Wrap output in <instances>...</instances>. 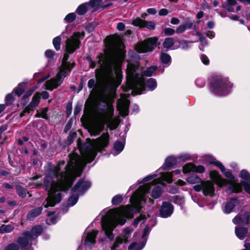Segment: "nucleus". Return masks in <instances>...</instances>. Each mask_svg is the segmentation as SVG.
<instances>
[{"mask_svg":"<svg viewBox=\"0 0 250 250\" xmlns=\"http://www.w3.org/2000/svg\"><path fill=\"white\" fill-rule=\"evenodd\" d=\"M109 143V134L103 133L97 139L90 141L84 145L83 148H80L82 156L77 154L69 155V161L65 166L63 171H61L64 166L65 161H60L56 166L49 164L48 172L45 177L44 182L50 188L48 196L44 207H54L62 200L60 191H65L70 188L75 178L81 176V173L87 163H91L95 158L98 152H102L107 146Z\"/></svg>","mask_w":250,"mask_h":250,"instance_id":"nucleus-1","label":"nucleus"},{"mask_svg":"<svg viewBox=\"0 0 250 250\" xmlns=\"http://www.w3.org/2000/svg\"><path fill=\"white\" fill-rule=\"evenodd\" d=\"M180 173L181 170L177 169L172 172L162 173L159 178L154 179L151 183L140 186L134 192L130 199L131 205L109 210L106 214L103 216L101 220L103 229L107 237L110 240H113L112 231L118 225H124L126 221V218H132L135 213L140 211L143 204L147 201L149 202H153L151 199L146 197L151 186L157 184L164 186V181L170 183L172 182V173L179 174Z\"/></svg>","mask_w":250,"mask_h":250,"instance_id":"nucleus-2","label":"nucleus"},{"mask_svg":"<svg viewBox=\"0 0 250 250\" xmlns=\"http://www.w3.org/2000/svg\"><path fill=\"white\" fill-rule=\"evenodd\" d=\"M98 63L101 69V79L105 90L113 95L121 84L123 78L121 63L124 59V52L120 49L114 56H98Z\"/></svg>","mask_w":250,"mask_h":250,"instance_id":"nucleus-3","label":"nucleus"},{"mask_svg":"<svg viewBox=\"0 0 250 250\" xmlns=\"http://www.w3.org/2000/svg\"><path fill=\"white\" fill-rule=\"evenodd\" d=\"M95 105L97 108V111L94 118L89 125L88 130L90 134L96 135L104 130L105 125L110 129L116 128L118 125V121L113 118V105L105 100L96 101Z\"/></svg>","mask_w":250,"mask_h":250,"instance_id":"nucleus-4","label":"nucleus"},{"mask_svg":"<svg viewBox=\"0 0 250 250\" xmlns=\"http://www.w3.org/2000/svg\"><path fill=\"white\" fill-rule=\"evenodd\" d=\"M205 157L208 160L209 163L218 167L225 177L228 178V180L223 178L216 171H211L209 173V176L214 183L220 187L228 185L229 188L227 191L229 192L237 193L242 191L241 184L239 183L238 180L232 174L230 170H226L225 167L222 163L216 160L213 156L208 155Z\"/></svg>","mask_w":250,"mask_h":250,"instance_id":"nucleus-5","label":"nucleus"},{"mask_svg":"<svg viewBox=\"0 0 250 250\" xmlns=\"http://www.w3.org/2000/svg\"><path fill=\"white\" fill-rule=\"evenodd\" d=\"M157 69V66L153 65L143 71L142 68L138 64L129 63L126 69L127 86L133 89V90H137L138 93H140L141 90L145 89L144 76H151Z\"/></svg>","mask_w":250,"mask_h":250,"instance_id":"nucleus-6","label":"nucleus"},{"mask_svg":"<svg viewBox=\"0 0 250 250\" xmlns=\"http://www.w3.org/2000/svg\"><path fill=\"white\" fill-rule=\"evenodd\" d=\"M68 54H65L64 55L60 71L56 76L45 82L44 86L46 89L52 91L57 88L62 83L68 73L71 71L75 64V62L72 60L68 61Z\"/></svg>","mask_w":250,"mask_h":250,"instance_id":"nucleus-7","label":"nucleus"},{"mask_svg":"<svg viewBox=\"0 0 250 250\" xmlns=\"http://www.w3.org/2000/svg\"><path fill=\"white\" fill-rule=\"evenodd\" d=\"M232 86V84L227 78L217 77L211 83L212 92L219 96L227 94Z\"/></svg>","mask_w":250,"mask_h":250,"instance_id":"nucleus-8","label":"nucleus"},{"mask_svg":"<svg viewBox=\"0 0 250 250\" xmlns=\"http://www.w3.org/2000/svg\"><path fill=\"white\" fill-rule=\"evenodd\" d=\"M83 32H75L66 41V51L69 53H72L77 49L79 48L81 40L84 37Z\"/></svg>","mask_w":250,"mask_h":250,"instance_id":"nucleus-9","label":"nucleus"},{"mask_svg":"<svg viewBox=\"0 0 250 250\" xmlns=\"http://www.w3.org/2000/svg\"><path fill=\"white\" fill-rule=\"evenodd\" d=\"M157 41L158 38L156 37L149 38L144 42L138 43L135 49L139 53L151 52L156 47Z\"/></svg>","mask_w":250,"mask_h":250,"instance_id":"nucleus-10","label":"nucleus"},{"mask_svg":"<svg viewBox=\"0 0 250 250\" xmlns=\"http://www.w3.org/2000/svg\"><path fill=\"white\" fill-rule=\"evenodd\" d=\"M19 246L23 250H34L31 246L34 243V241L31 238L29 231L23 233L17 240Z\"/></svg>","mask_w":250,"mask_h":250,"instance_id":"nucleus-11","label":"nucleus"},{"mask_svg":"<svg viewBox=\"0 0 250 250\" xmlns=\"http://www.w3.org/2000/svg\"><path fill=\"white\" fill-rule=\"evenodd\" d=\"M133 231L131 228H126L124 229L123 233L118 236L116 239L111 250H116L120 245L123 243H126L128 242V239L130 238V234Z\"/></svg>","mask_w":250,"mask_h":250,"instance_id":"nucleus-12","label":"nucleus"},{"mask_svg":"<svg viewBox=\"0 0 250 250\" xmlns=\"http://www.w3.org/2000/svg\"><path fill=\"white\" fill-rule=\"evenodd\" d=\"M130 101L125 95H121V98L117 103V106L120 114L122 116H125L128 114V109Z\"/></svg>","mask_w":250,"mask_h":250,"instance_id":"nucleus-13","label":"nucleus"},{"mask_svg":"<svg viewBox=\"0 0 250 250\" xmlns=\"http://www.w3.org/2000/svg\"><path fill=\"white\" fill-rule=\"evenodd\" d=\"M232 222L235 225L242 226L248 225L250 223V212H245L244 214H238L233 219Z\"/></svg>","mask_w":250,"mask_h":250,"instance_id":"nucleus-14","label":"nucleus"},{"mask_svg":"<svg viewBox=\"0 0 250 250\" xmlns=\"http://www.w3.org/2000/svg\"><path fill=\"white\" fill-rule=\"evenodd\" d=\"M144 84H145V89L143 90H141L140 91V93H138L137 90H133V89L129 88L127 85L125 88V91L128 92L129 90H131V93L132 94H142L144 91H145L146 86L148 88H149L150 90H154L157 87V82L156 80L153 78H149L147 79V80L145 82L144 81Z\"/></svg>","mask_w":250,"mask_h":250,"instance_id":"nucleus-15","label":"nucleus"},{"mask_svg":"<svg viewBox=\"0 0 250 250\" xmlns=\"http://www.w3.org/2000/svg\"><path fill=\"white\" fill-rule=\"evenodd\" d=\"M91 186L88 181L80 180L72 188V192L76 193L79 195L83 194Z\"/></svg>","mask_w":250,"mask_h":250,"instance_id":"nucleus-16","label":"nucleus"},{"mask_svg":"<svg viewBox=\"0 0 250 250\" xmlns=\"http://www.w3.org/2000/svg\"><path fill=\"white\" fill-rule=\"evenodd\" d=\"M173 212L172 205L167 202L163 203L160 210V216L162 218H167L170 216Z\"/></svg>","mask_w":250,"mask_h":250,"instance_id":"nucleus-17","label":"nucleus"},{"mask_svg":"<svg viewBox=\"0 0 250 250\" xmlns=\"http://www.w3.org/2000/svg\"><path fill=\"white\" fill-rule=\"evenodd\" d=\"M240 177L243 180L241 183L245 190L250 195V173L246 170H242Z\"/></svg>","mask_w":250,"mask_h":250,"instance_id":"nucleus-18","label":"nucleus"},{"mask_svg":"<svg viewBox=\"0 0 250 250\" xmlns=\"http://www.w3.org/2000/svg\"><path fill=\"white\" fill-rule=\"evenodd\" d=\"M202 192L205 196L213 197L214 195L215 188L214 184L210 181L202 182Z\"/></svg>","mask_w":250,"mask_h":250,"instance_id":"nucleus-19","label":"nucleus"},{"mask_svg":"<svg viewBox=\"0 0 250 250\" xmlns=\"http://www.w3.org/2000/svg\"><path fill=\"white\" fill-rule=\"evenodd\" d=\"M133 25L140 27H146L149 30H153L155 27V24L153 21H147L137 18L132 21Z\"/></svg>","mask_w":250,"mask_h":250,"instance_id":"nucleus-20","label":"nucleus"},{"mask_svg":"<svg viewBox=\"0 0 250 250\" xmlns=\"http://www.w3.org/2000/svg\"><path fill=\"white\" fill-rule=\"evenodd\" d=\"M236 0H226L222 3V6L227 11L235 13L239 11L241 9L240 5H237L235 9L233 8V6L236 5Z\"/></svg>","mask_w":250,"mask_h":250,"instance_id":"nucleus-21","label":"nucleus"},{"mask_svg":"<svg viewBox=\"0 0 250 250\" xmlns=\"http://www.w3.org/2000/svg\"><path fill=\"white\" fill-rule=\"evenodd\" d=\"M239 205V201L237 199H231L225 204L223 208V211L226 214H229L233 211L235 207Z\"/></svg>","mask_w":250,"mask_h":250,"instance_id":"nucleus-22","label":"nucleus"},{"mask_svg":"<svg viewBox=\"0 0 250 250\" xmlns=\"http://www.w3.org/2000/svg\"><path fill=\"white\" fill-rule=\"evenodd\" d=\"M163 45L167 49H175L179 47L180 42L175 41L172 38H167L165 39Z\"/></svg>","mask_w":250,"mask_h":250,"instance_id":"nucleus-23","label":"nucleus"},{"mask_svg":"<svg viewBox=\"0 0 250 250\" xmlns=\"http://www.w3.org/2000/svg\"><path fill=\"white\" fill-rule=\"evenodd\" d=\"M40 101V93L36 92L32 98V101L30 103L28 106L25 107V111L30 113L31 111L34 110V108L37 106Z\"/></svg>","mask_w":250,"mask_h":250,"instance_id":"nucleus-24","label":"nucleus"},{"mask_svg":"<svg viewBox=\"0 0 250 250\" xmlns=\"http://www.w3.org/2000/svg\"><path fill=\"white\" fill-rule=\"evenodd\" d=\"M235 234L240 240H243L248 234V229L242 226H236L235 227Z\"/></svg>","mask_w":250,"mask_h":250,"instance_id":"nucleus-25","label":"nucleus"},{"mask_svg":"<svg viewBox=\"0 0 250 250\" xmlns=\"http://www.w3.org/2000/svg\"><path fill=\"white\" fill-rule=\"evenodd\" d=\"M98 233V231L93 230L90 232H88L86 234V238L85 240V245L86 247H90L95 242V238Z\"/></svg>","mask_w":250,"mask_h":250,"instance_id":"nucleus-26","label":"nucleus"},{"mask_svg":"<svg viewBox=\"0 0 250 250\" xmlns=\"http://www.w3.org/2000/svg\"><path fill=\"white\" fill-rule=\"evenodd\" d=\"M177 158L173 156L168 157L166 159L164 165L162 166L161 168L164 170L169 169L177 163Z\"/></svg>","mask_w":250,"mask_h":250,"instance_id":"nucleus-27","label":"nucleus"},{"mask_svg":"<svg viewBox=\"0 0 250 250\" xmlns=\"http://www.w3.org/2000/svg\"><path fill=\"white\" fill-rule=\"evenodd\" d=\"M125 147V142H122L119 141H117L115 142L113 150L112 151V154L114 156H116L120 154L124 149Z\"/></svg>","mask_w":250,"mask_h":250,"instance_id":"nucleus-28","label":"nucleus"},{"mask_svg":"<svg viewBox=\"0 0 250 250\" xmlns=\"http://www.w3.org/2000/svg\"><path fill=\"white\" fill-rule=\"evenodd\" d=\"M42 231V226L39 225L34 226L30 232L31 238L35 241L36 238L41 234Z\"/></svg>","mask_w":250,"mask_h":250,"instance_id":"nucleus-29","label":"nucleus"},{"mask_svg":"<svg viewBox=\"0 0 250 250\" xmlns=\"http://www.w3.org/2000/svg\"><path fill=\"white\" fill-rule=\"evenodd\" d=\"M192 22L190 21H187L183 24L180 25L176 30V32L178 34L184 32L186 30L190 28L192 26Z\"/></svg>","mask_w":250,"mask_h":250,"instance_id":"nucleus-30","label":"nucleus"},{"mask_svg":"<svg viewBox=\"0 0 250 250\" xmlns=\"http://www.w3.org/2000/svg\"><path fill=\"white\" fill-rule=\"evenodd\" d=\"M42 210V207H38L35 208H34L31 210L27 214V217L28 219H31L34 217H35L39 215H40Z\"/></svg>","mask_w":250,"mask_h":250,"instance_id":"nucleus-31","label":"nucleus"},{"mask_svg":"<svg viewBox=\"0 0 250 250\" xmlns=\"http://www.w3.org/2000/svg\"><path fill=\"white\" fill-rule=\"evenodd\" d=\"M162 188L160 186H157L154 187L151 192V196L152 198L156 199L160 197L162 193Z\"/></svg>","mask_w":250,"mask_h":250,"instance_id":"nucleus-32","label":"nucleus"},{"mask_svg":"<svg viewBox=\"0 0 250 250\" xmlns=\"http://www.w3.org/2000/svg\"><path fill=\"white\" fill-rule=\"evenodd\" d=\"M89 8H90L89 4L85 3L80 5L77 8L76 11L79 15H83L86 13Z\"/></svg>","mask_w":250,"mask_h":250,"instance_id":"nucleus-33","label":"nucleus"},{"mask_svg":"<svg viewBox=\"0 0 250 250\" xmlns=\"http://www.w3.org/2000/svg\"><path fill=\"white\" fill-rule=\"evenodd\" d=\"M102 2V0H90L88 3L89 4L90 8H95L97 9L100 7H102L103 8L106 7V5L103 6Z\"/></svg>","mask_w":250,"mask_h":250,"instance_id":"nucleus-34","label":"nucleus"},{"mask_svg":"<svg viewBox=\"0 0 250 250\" xmlns=\"http://www.w3.org/2000/svg\"><path fill=\"white\" fill-rule=\"evenodd\" d=\"M146 245V242L132 243L128 247V250H141Z\"/></svg>","mask_w":250,"mask_h":250,"instance_id":"nucleus-35","label":"nucleus"},{"mask_svg":"<svg viewBox=\"0 0 250 250\" xmlns=\"http://www.w3.org/2000/svg\"><path fill=\"white\" fill-rule=\"evenodd\" d=\"M26 84L24 83H21L18 86L14 89L13 92L15 95L20 96L23 92L25 88Z\"/></svg>","mask_w":250,"mask_h":250,"instance_id":"nucleus-36","label":"nucleus"},{"mask_svg":"<svg viewBox=\"0 0 250 250\" xmlns=\"http://www.w3.org/2000/svg\"><path fill=\"white\" fill-rule=\"evenodd\" d=\"M195 165L191 163L186 164L183 167V172L184 174L194 172Z\"/></svg>","mask_w":250,"mask_h":250,"instance_id":"nucleus-37","label":"nucleus"},{"mask_svg":"<svg viewBox=\"0 0 250 250\" xmlns=\"http://www.w3.org/2000/svg\"><path fill=\"white\" fill-rule=\"evenodd\" d=\"M79 195L76 193L73 192L72 195L69 198L67 204L69 206H73L75 205L79 199Z\"/></svg>","mask_w":250,"mask_h":250,"instance_id":"nucleus-38","label":"nucleus"},{"mask_svg":"<svg viewBox=\"0 0 250 250\" xmlns=\"http://www.w3.org/2000/svg\"><path fill=\"white\" fill-rule=\"evenodd\" d=\"M14 227L10 225H2L0 226V233H9L11 232Z\"/></svg>","mask_w":250,"mask_h":250,"instance_id":"nucleus-39","label":"nucleus"},{"mask_svg":"<svg viewBox=\"0 0 250 250\" xmlns=\"http://www.w3.org/2000/svg\"><path fill=\"white\" fill-rule=\"evenodd\" d=\"M178 161L185 162L188 160H192L193 157L188 153H183L176 157Z\"/></svg>","mask_w":250,"mask_h":250,"instance_id":"nucleus-40","label":"nucleus"},{"mask_svg":"<svg viewBox=\"0 0 250 250\" xmlns=\"http://www.w3.org/2000/svg\"><path fill=\"white\" fill-rule=\"evenodd\" d=\"M161 60L163 63L169 65L171 63L170 56L165 53H162L161 55Z\"/></svg>","mask_w":250,"mask_h":250,"instance_id":"nucleus-41","label":"nucleus"},{"mask_svg":"<svg viewBox=\"0 0 250 250\" xmlns=\"http://www.w3.org/2000/svg\"><path fill=\"white\" fill-rule=\"evenodd\" d=\"M187 181L191 184H195L200 183L202 181L201 178L197 175H193L188 177Z\"/></svg>","mask_w":250,"mask_h":250,"instance_id":"nucleus-42","label":"nucleus"},{"mask_svg":"<svg viewBox=\"0 0 250 250\" xmlns=\"http://www.w3.org/2000/svg\"><path fill=\"white\" fill-rule=\"evenodd\" d=\"M48 111V108L45 107L42 109L41 112L37 111V113L35 115L36 117H41L44 119H48V116L47 114V112Z\"/></svg>","mask_w":250,"mask_h":250,"instance_id":"nucleus-43","label":"nucleus"},{"mask_svg":"<svg viewBox=\"0 0 250 250\" xmlns=\"http://www.w3.org/2000/svg\"><path fill=\"white\" fill-rule=\"evenodd\" d=\"M16 189V192L19 196L21 198H24L26 197V191L24 188L21 186H17Z\"/></svg>","mask_w":250,"mask_h":250,"instance_id":"nucleus-44","label":"nucleus"},{"mask_svg":"<svg viewBox=\"0 0 250 250\" xmlns=\"http://www.w3.org/2000/svg\"><path fill=\"white\" fill-rule=\"evenodd\" d=\"M61 38L60 36L55 37L53 40V44L55 49L57 51L60 49Z\"/></svg>","mask_w":250,"mask_h":250,"instance_id":"nucleus-45","label":"nucleus"},{"mask_svg":"<svg viewBox=\"0 0 250 250\" xmlns=\"http://www.w3.org/2000/svg\"><path fill=\"white\" fill-rule=\"evenodd\" d=\"M123 198L121 195H116L114 196L112 199V204L113 205H117L122 202Z\"/></svg>","mask_w":250,"mask_h":250,"instance_id":"nucleus-46","label":"nucleus"},{"mask_svg":"<svg viewBox=\"0 0 250 250\" xmlns=\"http://www.w3.org/2000/svg\"><path fill=\"white\" fill-rule=\"evenodd\" d=\"M76 18V15L74 13H70L67 15L65 18L64 20L69 23L72 22Z\"/></svg>","mask_w":250,"mask_h":250,"instance_id":"nucleus-47","label":"nucleus"},{"mask_svg":"<svg viewBox=\"0 0 250 250\" xmlns=\"http://www.w3.org/2000/svg\"><path fill=\"white\" fill-rule=\"evenodd\" d=\"M150 229L148 226H146L144 229L143 234L142 235V238L144 239L145 242L146 243L147 237L148 235Z\"/></svg>","mask_w":250,"mask_h":250,"instance_id":"nucleus-48","label":"nucleus"},{"mask_svg":"<svg viewBox=\"0 0 250 250\" xmlns=\"http://www.w3.org/2000/svg\"><path fill=\"white\" fill-rule=\"evenodd\" d=\"M191 42L183 41L181 43L180 42V46L182 49L187 50L191 47Z\"/></svg>","mask_w":250,"mask_h":250,"instance_id":"nucleus-49","label":"nucleus"},{"mask_svg":"<svg viewBox=\"0 0 250 250\" xmlns=\"http://www.w3.org/2000/svg\"><path fill=\"white\" fill-rule=\"evenodd\" d=\"M58 219L59 218L56 216H51L49 219L46 220V223L49 225H53L57 222Z\"/></svg>","mask_w":250,"mask_h":250,"instance_id":"nucleus-50","label":"nucleus"},{"mask_svg":"<svg viewBox=\"0 0 250 250\" xmlns=\"http://www.w3.org/2000/svg\"><path fill=\"white\" fill-rule=\"evenodd\" d=\"M157 177V175L156 174L149 175L147 176L146 177H145L142 180V181L140 182V183H142L144 182L148 181L151 179L156 178Z\"/></svg>","mask_w":250,"mask_h":250,"instance_id":"nucleus-51","label":"nucleus"},{"mask_svg":"<svg viewBox=\"0 0 250 250\" xmlns=\"http://www.w3.org/2000/svg\"><path fill=\"white\" fill-rule=\"evenodd\" d=\"M19 247L16 244L12 243L7 246L4 250H19Z\"/></svg>","mask_w":250,"mask_h":250,"instance_id":"nucleus-52","label":"nucleus"},{"mask_svg":"<svg viewBox=\"0 0 250 250\" xmlns=\"http://www.w3.org/2000/svg\"><path fill=\"white\" fill-rule=\"evenodd\" d=\"M13 95L12 93H9L5 96V102L6 104H10L13 101Z\"/></svg>","mask_w":250,"mask_h":250,"instance_id":"nucleus-53","label":"nucleus"},{"mask_svg":"<svg viewBox=\"0 0 250 250\" xmlns=\"http://www.w3.org/2000/svg\"><path fill=\"white\" fill-rule=\"evenodd\" d=\"M176 31L171 28H166L164 30V33L167 36H171L173 35L175 33Z\"/></svg>","mask_w":250,"mask_h":250,"instance_id":"nucleus-54","label":"nucleus"},{"mask_svg":"<svg viewBox=\"0 0 250 250\" xmlns=\"http://www.w3.org/2000/svg\"><path fill=\"white\" fill-rule=\"evenodd\" d=\"M205 171V167L204 166L202 165H199L196 166L195 165L194 171L196 172L202 173H203Z\"/></svg>","mask_w":250,"mask_h":250,"instance_id":"nucleus-55","label":"nucleus"},{"mask_svg":"<svg viewBox=\"0 0 250 250\" xmlns=\"http://www.w3.org/2000/svg\"><path fill=\"white\" fill-rule=\"evenodd\" d=\"M145 219V216H143V215H141L140 216L136 218L134 221L133 225L135 227H137L138 226V225L139 224V222L142 220H144Z\"/></svg>","mask_w":250,"mask_h":250,"instance_id":"nucleus-56","label":"nucleus"},{"mask_svg":"<svg viewBox=\"0 0 250 250\" xmlns=\"http://www.w3.org/2000/svg\"><path fill=\"white\" fill-rule=\"evenodd\" d=\"M96 85V82L94 79H90L87 83V86L89 88H93Z\"/></svg>","mask_w":250,"mask_h":250,"instance_id":"nucleus-57","label":"nucleus"},{"mask_svg":"<svg viewBox=\"0 0 250 250\" xmlns=\"http://www.w3.org/2000/svg\"><path fill=\"white\" fill-rule=\"evenodd\" d=\"M54 52L51 50H47L45 52V56L49 59H52L53 57Z\"/></svg>","mask_w":250,"mask_h":250,"instance_id":"nucleus-58","label":"nucleus"},{"mask_svg":"<svg viewBox=\"0 0 250 250\" xmlns=\"http://www.w3.org/2000/svg\"><path fill=\"white\" fill-rule=\"evenodd\" d=\"M201 60L202 62L206 65H207L209 63V60L208 58L205 55H201Z\"/></svg>","mask_w":250,"mask_h":250,"instance_id":"nucleus-59","label":"nucleus"},{"mask_svg":"<svg viewBox=\"0 0 250 250\" xmlns=\"http://www.w3.org/2000/svg\"><path fill=\"white\" fill-rule=\"evenodd\" d=\"M82 109V105L77 104L75 107L74 114L76 116L78 114Z\"/></svg>","mask_w":250,"mask_h":250,"instance_id":"nucleus-60","label":"nucleus"},{"mask_svg":"<svg viewBox=\"0 0 250 250\" xmlns=\"http://www.w3.org/2000/svg\"><path fill=\"white\" fill-rule=\"evenodd\" d=\"M202 182L203 181H201L200 182V185H195L193 187V189L196 191H197V192H199V191H200L201 190L202 191V188H203V187H202Z\"/></svg>","mask_w":250,"mask_h":250,"instance_id":"nucleus-61","label":"nucleus"},{"mask_svg":"<svg viewBox=\"0 0 250 250\" xmlns=\"http://www.w3.org/2000/svg\"><path fill=\"white\" fill-rule=\"evenodd\" d=\"M35 89V88L34 89H30V90H28L26 92V93L23 95V98L26 99V98H27L28 97H30L32 94V93Z\"/></svg>","mask_w":250,"mask_h":250,"instance_id":"nucleus-62","label":"nucleus"},{"mask_svg":"<svg viewBox=\"0 0 250 250\" xmlns=\"http://www.w3.org/2000/svg\"><path fill=\"white\" fill-rule=\"evenodd\" d=\"M42 96V97L43 99H47L48 98H49V93L46 91H42L41 94H40V96Z\"/></svg>","mask_w":250,"mask_h":250,"instance_id":"nucleus-63","label":"nucleus"},{"mask_svg":"<svg viewBox=\"0 0 250 250\" xmlns=\"http://www.w3.org/2000/svg\"><path fill=\"white\" fill-rule=\"evenodd\" d=\"M206 35L208 37L212 39L215 37V33L212 31H208L207 32Z\"/></svg>","mask_w":250,"mask_h":250,"instance_id":"nucleus-64","label":"nucleus"}]
</instances>
